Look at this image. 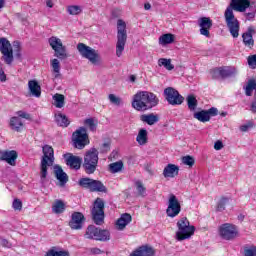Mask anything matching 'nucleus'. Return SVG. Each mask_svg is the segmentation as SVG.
<instances>
[{
  "label": "nucleus",
  "mask_w": 256,
  "mask_h": 256,
  "mask_svg": "<svg viewBox=\"0 0 256 256\" xmlns=\"http://www.w3.org/2000/svg\"><path fill=\"white\" fill-rule=\"evenodd\" d=\"M250 5L251 0H231L230 6H228L225 10L224 17L226 25L229 33L234 39L239 37V29H241V26L233 11H237L238 13H245Z\"/></svg>",
  "instance_id": "1"
},
{
  "label": "nucleus",
  "mask_w": 256,
  "mask_h": 256,
  "mask_svg": "<svg viewBox=\"0 0 256 256\" xmlns=\"http://www.w3.org/2000/svg\"><path fill=\"white\" fill-rule=\"evenodd\" d=\"M157 105H159L157 96L147 91L136 93L132 101V107L136 109V111H148V109H153V107H157Z\"/></svg>",
  "instance_id": "2"
},
{
  "label": "nucleus",
  "mask_w": 256,
  "mask_h": 256,
  "mask_svg": "<svg viewBox=\"0 0 256 256\" xmlns=\"http://www.w3.org/2000/svg\"><path fill=\"white\" fill-rule=\"evenodd\" d=\"M42 151L43 156L40 164V179L41 183H44L45 179H47V167H51L53 163H55V152L53 147L49 145L43 146Z\"/></svg>",
  "instance_id": "3"
},
{
  "label": "nucleus",
  "mask_w": 256,
  "mask_h": 256,
  "mask_svg": "<svg viewBox=\"0 0 256 256\" xmlns=\"http://www.w3.org/2000/svg\"><path fill=\"white\" fill-rule=\"evenodd\" d=\"M127 44V24L122 19L117 21L116 56L121 57Z\"/></svg>",
  "instance_id": "4"
},
{
  "label": "nucleus",
  "mask_w": 256,
  "mask_h": 256,
  "mask_svg": "<svg viewBox=\"0 0 256 256\" xmlns=\"http://www.w3.org/2000/svg\"><path fill=\"white\" fill-rule=\"evenodd\" d=\"M99 163V151L96 148L88 150L84 156L83 169L87 175H93L97 171Z\"/></svg>",
  "instance_id": "5"
},
{
  "label": "nucleus",
  "mask_w": 256,
  "mask_h": 256,
  "mask_svg": "<svg viewBox=\"0 0 256 256\" xmlns=\"http://www.w3.org/2000/svg\"><path fill=\"white\" fill-rule=\"evenodd\" d=\"M77 51L83 59H87L92 65H99L101 62V54H99V50H95L91 46H87L84 43H78Z\"/></svg>",
  "instance_id": "6"
},
{
  "label": "nucleus",
  "mask_w": 256,
  "mask_h": 256,
  "mask_svg": "<svg viewBox=\"0 0 256 256\" xmlns=\"http://www.w3.org/2000/svg\"><path fill=\"white\" fill-rule=\"evenodd\" d=\"M178 231L176 232V239L178 241H185L190 239L195 234V226H191L189 220L186 217L181 218L177 222Z\"/></svg>",
  "instance_id": "7"
},
{
  "label": "nucleus",
  "mask_w": 256,
  "mask_h": 256,
  "mask_svg": "<svg viewBox=\"0 0 256 256\" xmlns=\"http://www.w3.org/2000/svg\"><path fill=\"white\" fill-rule=\"evenodd\" d=\"M92 221L95 225H103L105 222V202L101 198H97L91 209Z\"/></svg>",
  "instance_id": "8"
},
{
  "label": "nucleus",
  "mask_w": 256,
  "mask_h": 256,
  "mask_svg": "<svg viewBox=\"0 0 256 256\" xmlns=\"http://www.w3.org/2000/svg\"><path fill=\"white\" fill-rule=\"evenodd\" d=\"M85 239H94V241H109L111 234L108 230H102L95 225H89L84 234Z\"/></svg>",
  "instance_id": "9"
},
{
  "label": "nucleus",
  "mask_w": 256,
  "mask_h": 256,
  "mask_svg": "<svg viewBox=\"0 0 256 256\" xmlns=\"http://www.w3.org/2000/svg\"><path fill=\"white\" fill-rule=\"evenodd\" d=\"M72 141L76 149H85L86 145H89V135L87 134V128L80 127L72 134Z\"/></svg>",
  "instance_id": "10"
},
{
  "label": "nucleus",
  "mask_w": 256,
  "mask_h": 256,
  "mask_svg": "<svg viewBox=\"0 0 256 256\" xmlns=\"http://www.w3.org/2000/svg\"><path fill=\"white\" fill-rule=\"evenodd\" d=\"M48 42L55 53L54 56L58 59H67V57H69L67 47L63 46V42L60 38L52 36L49 38Z\"/></svg>",
  "instance_id": "11"
},
{
  "label": "nucleus",
  "mask_w": 256,
  "mask_h": 256,
  "mask_svg": "<svg viewBox=\"0 0 256 256\" xmlns=\"http://www.w3.org/2000/svg\"><path fill=\"white\" fill-rule=\"evenodd\" d=\"M0 52L2 53V59L6 65H11L13 63V48L11 47V42L7 38H0Z\"/></svg>",
  "instance_id": "12"
},
{
  "label": "nucleus",
  "mask_w": 256,
  "mask_h": 256,
  "mask_svg": "<svg viewBox=\"0 0 256 256\" xmlns=\"http://www.w3.org/2000/svg\"><path fill=\"white\" fill-rule=\"evenodd\" d=\"M239 231L237 230V226L229 223L222 224L219 227V235L225 241H231L237 237Z\"/></svg>",
  "instance_id": "13"
},
{
  "label": "nucleus",
  "mask_w": 256,
  "mask_h": 256,
  "mask_svg": "<svg viewBox=\"0 0 256 256\" xmlns=\"http://www.w3.org/2000/svg\"><path fill=\"white\" fill-rule=\"evenodd\" d=\"M164 97L169 105H181L185 98L175 88L168 87L164 90Z\"/></svg>",
  "instance_id": "14"
},
{
  "label": "nucleus",
  "mask_w": 256,
  "mask_h": 256,
  "mask_svg": "<svg viewBox=\"0 0 256 256\" xmlns=\"http://www.w3.org/2000/svg\"><path fill=\"white\" fill-rule=\"evenodd\" d=\"M181 213V203L175 194H171L168 199V207L166 209V215L168 217H177Z\"/></svg>",
  "instance_id": "15"
},
{
  "label": "nucleus",
  "mask_w": 256,
  "mask_h": 256,
  "mask_svg": "<svg viewBox=\"0 0 256 256\" xmlns=\"http://www.w3.org/2000/svg\"><path fill=\"white\" fill-rule=\"evenodd\" d=\"M211 75L213 79H226L227 77H233V75H237V68L235 67H225V68H215L211 71Z\"/></svg>",
  "instance_id": "16"
},
{
  "label": "nucleus",
  "mask_w": 256,
  "mask_h": 256,
  "mask_svg": "<svg viewBox=\"0 0 256 256\" xmlns=\"http://www.w3.org/2000/svg\"><path fill=\"white\" fill-rule=\"evenodd\" d=\"M85 222V216L81 212H73L71 215V220L69 222L70 229L79 231L83 229V223Z\"/></svg>",
  "instance_id": "17"
},
{
  "label": "nucleus",
  "mask_w": 256,
  "mask_h": 256,
  "mask_svg": "<svg viewBox=\"0 0 256 256\" xmlns=\"http://www.w3.org/2000/svg\"><path fill=\"white\" fill-rule=\"evenodd\" d=\"M198 25L200 27V34L204 37H211V33L209 32L213 27V20L209 17H202L198 20Z\"/></svg>",
  "instance_id": "18"
},
{
  "label": "nucleus",
  "mask_w": 256,
  "mask_h": 256,
  "mask_svg": "<svg viewBox=\"0 0 256 256\" xmlns=\"http://www.w3.org/2000/svg\"><path fill=\"white\" fill-rule=\"evenodd\" d=\"M253 35H256V27L249 26L247 31L242 34L243 43L246 47L250 49L255 45V40H253Z\"/></svg>",
  "instance_id": "19"
},
{
  "label": "nucleus",
  "mask_w": 256,
  "mask_h": 256,
  "mask_svg": "<svg viewBox=\"0 0 256 256\" xmlns=\"http://www.w3.org/2000/svg\"><path fill=\"white\" fill-rule=\"evenodd\" d=\"M17 151H0V161H6L8 165L15 166V161H17Z\"/></svg>",
  "instance_id": "20"
},
{
  "label": "nucleus",
  "mask_w": 256,
  "mask_h": 256,
  "mask_svg": "<svg viewBox=\"0 0 256 256\" xmlns=\"http://www.w3.org/2000/svg\"><path fill=\"white\" fill-rule=\"evenodd\" d=\"M54 175L59 181L61 187H64L67 181H69V176H67V173H65L63 168L59 165L54 166Z\"/></svg>",
  "instance_id": "21"
},
{
  "label": "nucleus",
  "mask_w": 256,
  "mask_h": 256,
  "mask_svg": "<svg viewBox=\"0 0 256 256\" xmlns=\"http://www.w3.org/2000/svg\"><path fill=\"white\" fill-rule=\"evenodd\" d=\"M81 163H83V159L79 156L70 154L69 157L66 158V164L68 167H70V169H75L78 171V169H81Z\"/></svg>",
  "instance_id": "22"
},
{
  "label": "nucleus",
  "mask_w": 256,
  "mask_h": 256,
  "mask_svg": "<svg viewBox=\"0 0 256 256\" xmlns=\"http://www.w3.org/2000/svg\"><path fill=\"white\" fill-rule=\"evenodd\" d=\"M129 256H155V250L149 246H141L138 250H135Z\"/></svg>",
  "instance_id": "23"
},
{
  "label": "nucleus",
  "mask_w": 256,
  "mask_h": 256,
  "mask_svg": "<svg viewBox=\"0 0 256 256\" xmlns=\"http://www.w3.org/2000/svg\"><path fill=\"white\" fill-rule=\"evenodd\" d=\"M9 127L12 131L21 133V131H23V120L17 116H13L10 118Z\"/></svg>",
  "instance_id": "24"
},
{
  "label": "nucleus",
  "mask_w": 256,
  "mask_h": 256,
  "mask_svg": "<svg viewBox=\"0 0 256 256\" xmlns=\"http://www.w3.org/2000/svg\"><path fill=\"white\" fill-rule=\"evenodd\" d=\"M132 221L131 214L125 213L122 214L121 217L117 220L116 226L119 231H123L126 226H128Z\"/></svg>",
  "instance_id": "25"
},
{
  "label": "nucleus",
  "mask_w": 256,
  "mask_h": 256,
  "mask_svg": "<svg viewBox=\"0 0 256 256\" xmlns=\"http://www.w3.org/2000/svg\"><path fill=\"white\" fill-rule=\"evenodd\" d=\"M28 89L32 97H41V86L37 80H30L28 82Z\"/></svg>",
  "instance_id": "26"
},
{
  "label": "nucleus",
  "mask_w": 256,
  "mask_h": 256,
  "mask_svg": "<svg viewBox=\"0 0 256 256\" xmlns=\"http://www.w3.org/2000/svg\"><path fill=\"white\" fill-rule=\"evenodd\" d=\"M176 175H179V167H177L174 164H168L164 170H163V176L164 177H175Z\"/></svg>",
  "instance_id": "27"
},
{
  "label": "nucleus",
  "mask_w": 256,
  "mask_h": 256,
  "mask_svg": "<svg viewBox=\"0 0 256 256\" xmlns=\"http://www.w3.org/2000/svg\"><path fill=\"white\" fill-rule=\"evenodd\" d=\"M50 63L54 79H59L61 77V63L57 58L52 59Z\"/></svg>",
  "instance_id": "28"
},
{
  "label": "nucleus",
  "mask_w": 256,
  "mask_h": 256,
  "mask_svg": "<svg viewBox=\"0 0 256 256\" xmlns=\"http://www.w3.org/2000/svg\"><path fill=\"white\" fill-rule=\"evenodd\" d=\"M55 121L59 127H69L71 124V121H69V118H67L66 115L58 113L55 114Z\"/></svg>",
  "instance_id": "29"
},
{
  "label": "nucleus",
  "mask_w": 256,
  "mask_h": 256,
  "mask_svg": "<svg viewBox=\"0 0 256 256\" xmlns=\"http://www.w3.org/2000/svg\"><path fill=\"white\" fill-rule=\"evenodd\" d=\"M141 121H143V123H147V125H155V123H159V116L153 113L144 114L141 116Z\"/></svg>",
  "instance_id": "30"
},
{
  "label": "nucleus",
  "mask_w": 256,
  "mask_h": 256,
  "mask_svg": "<svg viewBox=\"0 0 256 256\" xmlns=\"http://www.w3.org/2000/svg\"><path fill=\"white\" fill-rule=\"evenodd\" d=\"M193 117L194 119H197L201 123H207V121H211V116H209V113H207L206 110L195 112Z\"/></svg>",
  "instance_id": "31"
},
{
  "label": "nucleus",
  "mask_w": 256,
  "mask_h": 256,
  "mask_svg": "<svg viewBox=\"0 0 256 256\" xmlns=\"http://www.w3.org/2000/svg\"><path fill=\"white\" fill-rule=\"evenodd\" d=\"M248 10H245L244 17H246V21H254L256 15V6L254 4H250L247 7Z\"/></svg>",
  "instance_id": "32"
},
{
  "label": "nucleus",
  "mask_w": 256,
  "mask_h": 256,
  "mask_svg": "<svg viewBox=\"0 0 256 256\" xmlns=\"http://www.w3.org/2000/svg\"><path fill=\"white\" fill-rule=\"evenodd\" d=\"M53 105L57 107V109H63L65 107V95L56 93L53 96Z\"/></svg>",
  "instance_id": "33"
},
{
  "label": "nucleus",
  "mask_w": 256,
  "mask_h": 256,
  "mask_svg": "<svg viewBox=\"0 0 256 256\" xmlns=\"http://www.w3.org/2000/svg\"><path fill=\"white\" fill-rule=\"evenodd\" d=\"M90 191L98 193H107V187H105V185H103L101 181L93 180L92 188Z\"/></svg>",
  "instance_id": "34"
},
{
  "label": "nucleus",
  "mask_w": 256,
  "mask_h": 256,
  "mask_svg": "<svg viewBox=\"0 0 256 256\" xmlns=\"http://www.w3.org/2000/svg\"><path fill=\"white\" fill-rule=\"evenodd\" d=\"M175 41V35L168 33L163 34L159 37V44L160 45H171V43H174Z\"/></svg>",
  "instance_id": "35"
},
{
  "label": "nucleus",
  "mask_w": 256,
  "mask_h": 256,
  "mask_svg": "<svg viewBox=\"0 0 256 256\" xmlns=\"http://www.w3.org/2000/svg\"><path fill=\"white\" fill-rule=\"evenodd\" d=\"M256 89V81L255 79H250L247 82V85L244 87L245 95L247 97H251L253 95V91Z\"/></svg>",
  "instance_id": "36"
},
{
  "label": "nucleus",
  "mask_w": 256,
  "mask_h": 256,
  "mask_svg": "<svg viewBox=\"0 0 256 256\" xmlns=\"http://www.w3.org/2000/svg\"><path fill=\"white\" fill-rule=\"evenodd\" d=\"M138 145H147V131L145 129H140L136 137Z\"/></svg>",
  "instance_id": "37"
},
{
  "label": "nucleus",
  "mask_w": 256,
  "mask_h": 256,
  "mask_svg": "<svg viewBox=\"0 0 256 256\" xmlns=\"http://www.w3.org/2000/svg\"><path fill=\"white\" fill-rule=\"evenodd\" d=\"M52 211L57 215L63 213L65 211V203H63L61 200H56L52 206Z\"/></svg>",
  "instance_id": "38"
},
{
  "label": "nucleus",
  "mask_w": 256,
  "mask_h": 256,
  "mask_svg": "<svg viewBox=\"0 0 256 256\" xmlns=\"http://www.w3.org/2000/svg\"><path fill=\"white\" fill-rule=\"evenodd\" d=\"M158 65L159 67H165L167 71H173V69H175V66L171 64V59H167V58H160L158 60Z\"/></svg>",
  "instance_id": "39"
},
{
  "label": "nucleus",
  "mask_w": 256,
  "mask_h": 256,
  "mask_svg": "<svg viewBox=\"0 0 256 256\" xmlns=\"http://www.w3.org/2000/svg\"><path fill=\"white\" fill-rule=\"evenodd\" d=\"M66 11L69 15H81V13H83V7L79 5H70L66 8Z\"/></svg>",
  "instance_id": "40"
},
{
  "label": "nucleus",
  "mask_w": 256,
  "mask_h": 256,
  "mask_svg": "<svg viewBox=\"0 0 256 256\" xmlns=\"http://www.w3.org/2000/svg\"><path fill=\"white\" fill-rule=\"evenodd\" d=\"M186 101H187L188 109L190 111H195V109H197L198 102H197V98H195V96L189 95L186 98Z\"/></svg>",
  "instance_id": "41"
},
{
  "label": "nucleus",
  "mask_w": 256,
  "mask_h": 256,
  "mask_svg": "<svg viewBox=\"0 0 256 256\" xmlns=\"http://www.w3.org/2000/svg\"><path fill=\"white\" fill-rule=\"evenodd\" d=\"M93 179L91 178H81L79 180V185L80 187H84V189H89V191H91L92 187H93Z\"/></svg>",
  "instance_id": "42"
},
{
  "label": "nucleus",
  "mask_w": 256,
  "mask_h": 256,
  "mask_svg": "<svg viewBox=\"0 0 256 256\" xmlns=\"http://www.w3.org/2000/svg\"><path fill=\"white\" fill-rule=\"evenodd\" d=\"M136 191L138 192L139 197H145L147 195V188L143 185V182H135Z\"/></svg>",
  "instance_id": "43"
},
{
  "label": "nucleus",
  "mask_w": 256,
  "mask_h": 256,
  "mask_svg": "<svg viewBox=\"0 0 256 256\" xmlns=\"http://www.w3.org/2000/svg\"><path fill=\"white\" fill-rule=\"evenodd\" d=\"M122 169H123L122 161L114 162L109 165L110 173H119V171H121Z\"/></svg>",
  "instance_id": "44"
},
{
  "label": "nucleus",
  "mask_w": 256,
  "mask_h": 256,
  "mask_svg": "<svg viewBox=\"0 0 256 256\" xmlns=\"http://www.w3.org/2000/svg\"><path fill=\"white\" fill-rule=\"evenodd\" d=\"M84 125L86 127H88V129L90 131H92L93 133H95V131H97V121H95V119L93 118H88L84 121Z\"/></svg>",
  "instance_id": "45"
},
{
  "label": "nucleus",
  "mask_w": 256,
  "mask_h": 256,
  "mask_svg": "<svg viewBox=\"0 0 256 256\" xmlns=\"http://www.w3.org/2000/svg\"><path fill=\"white\" fill-rule=\"evenodd\" d=\"M227 203H229V198L227 197H222L217 204V211H225V206L227 205Z\"/></svg>",
  "instance_id": "46"
},
{
  "label": "nucleus",
  "mask_w": 256,
  "mask_h": 256,
  "mask_svg": "<svg viewBox=\"0 0 256 256\" xmlns=\"http://www.w3.org/2000/svg\"><path fill=\"white\" fill-rule=\"evenodd\" d=\"M45 256H69L68 251H55V250H49Z\"/></svg>",
  "instance_id": "47"
},
{
  "label": "nucleus",
  "mask_w": 256,
  "mask_h": 256,
  "mask_svg": "<svg viewBox=\"0 0 256 256\" xmlns=\"http://www.w3.org/2000/svg\"><path fill=\"white\" fill-rule=\"evenodd\" d=\"M108 99L112 105H116L117 107L123 103L121 98L115 96V94H109Z\"/></svg>",
  "instance_id": "48"
},
{
  "label": "nucleus",
  "mask_w": 256,
  "mask_h": 256,
  "mask_svg": "<svg viewBox=\"0 0 256 256\" xmlns=\"http://www.w3.org/2000/svg\"><path fill=\"white\" fill-rule=\"evenodd\" d=\"M182 163L188 165V167H193L195 165V158L193 156L182 157Z\"/></svg>",
  "instance_id": "49"
},
{
  "label": "nucleus",
  "mask_w": 256,
  "mask_h": 256,
  "mask_svg": "<svg viewBox=\"0 0 256 256\" xmlns=\"http://www.w3.org/2000/svg\"><path fill=\"white\" fill-rule=\"evenodd\" d=\"M244 256H256V246L245 247Z\"/></svg>",
  "instance_id": "50"
},
{
  "label": "nucleus",
  "mask_w": 256,
  "mask_h": 256,
  "mask_svg": "<svg viewBox=\"0 0 256 256\" xmlns=\"http://www.w3.org/2000/svg\"><path fill=\"white\" fill-rule=\"evenodd\" d=\"M16 115H18L16 117H19V119H27V121L31 120V114H29L23 110L17 111Z\"/></svg>",
  "instance_id": "51"
},
{
  "label": "nucleus",
  "mask_w": 256,
  "mask_h": 256,
  "mask_svg": "<svg viewBox=\"0 0 256 256\" xmlns=\"http://www.w3.org/2000/svg\"><path fill=\"white\" fill-rule=\"evenodd\" d=\"M12 207L15 211H21V209H23V202L19 199H15L12 203Z\"/></svg>",
  "instance_id": "52"
},
{
  "label": "nucleus",
  "mask_w": 256,
  "mask_h": 256,
  "mask_svg": "<svg viewBox=\"0 0 256 256\" xmlns=\"http://www.w3.org/2000/svg\"><path fill=\"white\" fill-rule=\"evenodd\" d=\"M248 65L251 69H256V54L248 57Z\"/></svg>",
  "instance_id": "53"
},
{
  "label": "nucleus",
  "mask_w": 256,
  "mask_h": 256,
  "mask_svg": "<svg viewBox=\"0 0 256 256\" xmlns=\"http://www.w3.org/2000/svg\"><path fill=\"white\" fill-rule=\"evenodd\" d=\"M206 113H208L209 117H215L219 113V110H217L215 107H212L209 110H206Z\"/></svg>",
  "instance_id": "54"
},
{
  "label": "nucleus",
  "mask_w": 256,
  "mask_h": 256,
  "mask_svg": "<svg viewBox=\"0 0 256 256\" xmlns=\"http://www.w3.org/2000/svg\"><path fill=\"white\" fill-rule=\"evenodd\" d=\"M89 252L91 255H101V253H103L102 250L97 247L90 248Z\"/></svg>",
  "instance_id": "55"
},
{
  "label": "nucleus",
  "mask_w": 256,
  "mask_h": 256,
  "mask_svg": "<svg viewBox=\"0 0 256 256\" xmlns=\"http://www.w3.org/2000/svg\"><path fill=\"white\" fill-rule=\"evenodd\" d=\"M215 151H221L223 149V142L221 140H218L214 144Z\"/></svg>",
  "instance_id": "56"
},
{
  "label": "nucleus",
  "mask_w": 256,
  "mask_h": 256,
  "mask_svg": "<svg viewBox=\"0 0 256 256\" xmlns=\"http://www.w3.org/2000/svg\"><path fill=\"white\" fill-rule=\"evenodd\" d=\"M251 127H253V124L250 123V124H245V125H242L240 127V131H242L243 133L249 131V129H251Z\"/></svg>",
  "instance_id": "57"
},
{
  "label": "nucleus",
  "mask_w": 256,
  "mask_h": 256,
  "mask_svg": "<svg viewBox=\"0 0 256 256\" xmlns=\"http://www.w3.org/2000/svg\"><path fill=\"white\" fill-rule=\"evenodd\" d=\"M14 51H17V56L19 57V51L21 50V43L19 41H15L13 43Z\"/></svg>",
  "instance_id": "58"
},
{
  "label": "nucleus",
  "mask_w": 256,
  "mask_h": 256,
  "mask_svg": "<svg viewBox=\"0 0 256 256\" xmlns=\"http://www.w3.org/2000/svg\"><path fill=\"white\" fill-rule=\"evenodd\" d=\"M111 149V145L109 143H104L101 147V153H107Z\"/></svg>",
  "instance_id": "59"
},
{
  "label": "nucleus",
  "mask_w": 256,
  "mask_h": 256,
  "mask_svg": "<svg viewBox=\"0 0 256 256\" xmlns=\"http://www.w3.org/2000/svg\"><path fill=\"white\" fill-rule=\"evenodd\" d=\"M0 245L2 247H11V244L9 243V241L7 239H3V238L0 239Z\"/></svg>",
  "instance_id": "60"
},
{
  "label": "nucleus",
  "mask_w": 256,
  "mask_h": 256,
  "mask_svg": "<svg viewBox=\"0 0 256 256\" xmlns=\"http://www.w3.org/2000/svg\"><path fill=\"white\" fill-rule=\"evenodd\" d=\"M0 81L2 83H5L7 81V75L5 74V71L0 70Z\"/></svg>",
  "instance_id": "61"
},
{
  "label": "nucleus",
  "mask_w": 256,
  "mask_h": 256,
  "mask_svg": "<svg viewBox=\"0 0 256 256\" xmlns=\"http://www.w3.org/2000/svg\"><path fill=\"white\" fill-rule=\"evenodd\" d=\"M250 111L256 113V99L251 103Z\"/></svg>",
  "instance_id": "62"
},
{
  "label": "nucleus",
  "mask_w": 256,
  "mask_h": 256,
  "mask_svg": "<svg viewBox=\"0 0 256 256\" xmlns=\"http://www.w3.org/2000/svg\"><path fill=\"white\" fill-rule=\"evenodd\" d=\"M46 6L53 9V0H46Z\"/></svg>",
  "instance_id": "63"
},
{
  "label": "nucleus",
  "mask_w": 256,
  "mask_h": 256,
  "mask_svg": "<svg viewBox=\"0 0 256 256\" xmlns=\"http://www.w3.org/2000/svg\"><path fill=\"white\" fill-rule=\"evenodd\" d=\"M144 9H145L146 11H149V9H151V4H150V3H145V4H144Z\"/></svg>",
  "instance_id": "64"
}]
</instances>
